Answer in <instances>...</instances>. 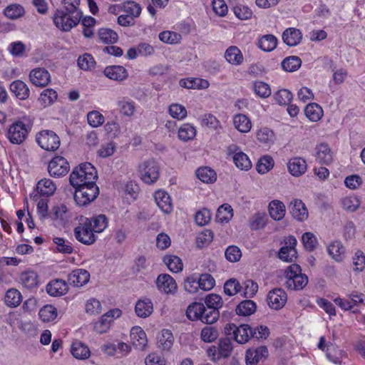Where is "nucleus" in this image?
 Returning <instances> with one entry per match:
<instances>
[{
	"label": "nucleus",
	"instance_id": "nucleus-1",
	"mask_svg": "<svg viewBox=\"0 0 365 365\" xmlns=\"http://www.w3.org/2000/svg\"><path fill=\"white\" fill-rule=\"evenodd\" d=\"M97 178V171L92 164L84 163L73 168L70 174L69 182L73 187H79L96 182Z\"/></svg>",
	"mask_w": 365,
	"mask_h": 365
},
{
	"label": "nucleus",
	"instance_id": "nucleus-2",
	"mask_svg": "<svg viewBox=\"0 0 365 365\" xmlns=\"http://www.w3.org/2000/svg\"><path fill=\"white\" fill-rule=\"evenodd\" d=\"M31 125V120L24 117L9 127L6 137L11 143L19 145L26 140Z\"/></svg>",
	"mask_w": 365,
	"mask_h": 365
},
{
	"label": "nucleus",
	"instance_id": "nucleus-3",
	"mask_svg": "<svg viewBox=\"0 0 365 365\" xmlns=\"http://www.w3.org/2000/svg\"><path fill=\"white\" fill-rule=\"evenodd\" d=\"M285 285L287 288L292 290H301L304 288L308 283V277L305 274L302 273L299 265L292 264L284 272Z\"/></svg>",
	"mask_w": 365,
	"mask_h": 365
},
{
	"label": "nucleus",
	"instance_id": "nucleus-4",
	"mask_svg": "<svg viewBox=\"0 0 365 365\" xmlns=\"http://www.w3.org/2000/svg\"><path fill=\"white\" fill-rule=\"evenodd\" d=\"M73 187L76 189L74 200L80 206H85L89 204L97 197L99 193L98 187L96 182Z\"/></svg>",
	"mask_w": 365,
	"mask_h": 365
},
{
	"label": "nucleus",
	"instance_id": "nucleus-5",
	"mask_svg": "<svg viewBox=\"0 0 365 365\" xmlns=\"http://www.w3.org/2000/svg\"><path fill=\"white\" fill-rule=\"evenodd\" d=\"M82 18L66 11L57 10L53 16L56 26L63 31H69L77 26Z\"/></svg>",
	"mask_w": 365,
	"mask_h": 365
},
{
	"label": "nucleus",
	"instance_id": "nucleus-6",
	"mask_svg": "<svg viewBox=\"0 0 365 365\" xmlns=\"http://www.w3.org/2000/svg\"><path fill=\"white\" fill-rule=\"evenodd\" d=\"M140 179L146 184H153L157 181L160 175V167L158 163L149 160L139 165L138 169Z\"/></svg>",
	"mask_w": 365,
	"mask_h": 365
},
{
	"label": "nucleus",
	"instance_id": "nucleus-7",
	"mask_svg": "<svg viewBox=\"0 0 365 365\" xmlns=\"http://www.w3.org/2000/svg\"><path fill=\"white\" fill-rule=\"evenodd\" d=\"M228 156H231L232 161L237 168L242 170H249L252 168V163L247 154L235 144H231L226 148Z\"/></svg>",
	"mask_w": 365,
	"mask_h": 365
},
{
	"label": "nucleus",
	"instance_id": "nucleus-8",
	"mask_svg": "<svg viewBox=\"0 0 365 365\" xmlns=\"http://www.w3.org/2000/svg\"><path fill=\"white\" fill-rule=\"evenodd\" d=\"M39 146L47 151H55L60 146L59 137L52 130H44L39 132L36 138Z\"/></svg>",
	"mask_w": 365,
	"mask_h": 365
},
{
	"label": "nucleus",
	"instance_id": "nucleus-9",
	"mask_svg": "<svg viewBox=\"0 0 365 365\" xmlns=\"http://www.w3.org/2000/svg\"><path fill=\"white\" fill-rule=\"evenodd\" d=\"M74 236L78 242L86 245H93L97 239L96 233L91 227V223L86 220L74 229Z\"/></svg>",
	"mask_w": 365,
	"mask_h": 365
},
{
	"label": "nucleus",
	"instance_id": "nucleus-10",
	"mask_svg": "<svg viewBox=\"0 0 365 365\" xmlns=\"http://www.w3.org/2000/svg\"><path fill=\"white\" fill-rule=\"evenodd\" d=\"M70 169L67 160L62 156L54 157L48 163V171L53 178H61L66 175Z\"/></svg>",
	"mask_w": 365,
	"mask_h": 365
},
{
	"label": "nucleus",
	"instance_id": "nucleus-11",
	"mask_svg": "<svg viewBox=\"0 0 365 365\" xmlns=\"http://www.w3.org/2000/svg\"><path fill=\"white\" fill-rule=\"evenodd\" d=\"M122 312L119 309H113L104 314L101 319L94 324V329L100 334L106 333L115 319L119 318Z\"/></svg>",
	"mask_w": 365,
	"mask_h": 365
},
{
	"label": "nucleus",
	"instance_id": "nucleus-12",
	"mask_svg": "<svg viewBox=\"0 0 365 365\" xmlns=\"http://www.w3.org/2000/svg\"><path fill=\"white\" fill-rule=\"evenodd\" d=\"M297 240L293 236H289L284 240V245L279 251L278 256L280 259L292 262L297 258Z\"/></svg>",
	"mask_w": 365,
	"mask_h": 365
},
{
	"label": "nucleus",
	"instance_id": "nucleus-13",
	"mask_svg": "<svg viewBox=\"0 0 365 365\" xmlns=\"http://www.w3.org/2000/svg\"><path fill=\"white\" fill-rule=\"evenodd\" d=\"M287 301V293L281 288L273 289L267 294V303L272 309H281L285 305Z\"/></svg>",
	"mask_w": 365,
	"mask_h": 365
},
{
	"label": "nucleus",
	"instance_id": "nucleus-14",
	"mask_svg": "<svg viewBox=\"0 0 365 365\" xmlns=\"http://www.w3.org/2000/svg\"><path fill=\"white\" fill-rule=\"evenodd\" d=\"M158 289L166 294H174L178 289L175 280L168 274H160L156 279Z\"/></svg>",
	"mask_w": 365,
	"mask_h": 365
},
{
	"label": "nucleus",
	"instance_id": "nucleus-15",
	"mask_svg": "<svg viewBox=\"0 0 365 365\" xmlns=\"http://www.w3.org/2000/svg\"><path fill=\"white\" fill-rule=\"evenodd\" d=\"M29 80L36 87H46L51 82V74L44 68L32 69L29 75Z\"/></svg>",
	"mask_w": 365,
	"mask_h": 365
},
{
	"label": "nucleus",
	"instance_id": "nucleus-16",
	"mask_svg": "<svg viewBox=\"0 0 365 365\" xmlns=\"http://www.w3.org/2000/svg\"><path fill=\"white\" fill-rule=\"evenodd\" d=\"M268 356V349L265 346L251 348L247 350L245 361L247 365H257Z\"/></svg>",
	"mask_w": 365,
	"mask_h": 365
},
{
	"label": "nucleus",
	"instance_id": "nucleus-17",
	"mask_svg": "<svg viewBox=\"0 0 365 365\" xmlns=\"http://www.w3.org/2000/svg\"><path fill=\"white\" fill-rule=\"evenodd\" d=\"M103 74L109 79L118 82L123 81L128 77L127 69L118 65L106 67L103 71Z\"/></svg>",
	"mask_w": 365,
	"mask_h": 365
},
{
	"label": "nucleus",
	"instance_id": "nucleus-18",
	"mask_svg": "<svg viewBox=\"0 0 365 365\" xmlns=\"http://www.w3.org/2000/svg\"><path fill=\"white\" fill-rule=\"evenodd\" d=\"M90 273L84 269H76L68 277V282L74 287H81L89 282Z\"/></svg>",
	"mask_w": 365,
	"mask_h": 365
},
{
	"label": "nucleus",
	"instance_id": "nucleus-19",
	"mask_svg": "<svg viewBox=\"0 0 365 365\" xmlns=\"http://www.w3.org/2000/svg\"><path fill=\"white\" fill-rule=\"evenodd\" d=\"M155 201L159 208L165 214L173 211V203L170 195L163 190H158L154 194Z\"/></svg>",
	"mask_w": 365,
	"mask_h": 365
},
{
	"label": "nucleus",
	"instance_id": "nucleus-20",
	"mask_svg": "<svg viewBox=\"0 0 365 365\" xmlns=\"http://www.w3.org/2000/svg\"><path fill=\"white\" fill-rule=\"evenodd\" d=\"M287 168L292 175L299 177L307 171V162L302 158L294 157L288 161Z\"/></svg>",
	"mask_w": 365,
	"mask_h": 365
},
{
	"label": "nucleus",
	"instance_id": "nucleus-21",
	"mask_svg": "<svg viewBox=\"0 0 365 365\" xmlns=\"http://www.w3.org/2000/svg\"><path fill=\"white\" fill-rule=\"evenodd\" d=\"M290 213L298 221H304L308 218V211L304 203L295 199L289 204Z\"/></svg>",
	"mask_w": 365,
	"mask_h": 365
},
{
	"label": "nucleus",
	"instance_id": "nucleus-22",
	"mask_svg": "<svg viewBox=\"0 0 365 365\" xmlns=\"http://www.w3.org/2000/svg\"><path fill=\"white\" fill-rule=\"evenodd\" d=\"M130 340L133 344L139 349H143L148 343L146 334L140 327H134L131 329Z\"/></svg>",
	"mask_w": 365,
	"mask_h": 365
},
{
	"label": "nucleus",
	"instance_id": "nucleus-23",
	"mask_svg": "<svg viewBox=\"0 0 365 365\" xmlns=\"http://www.w3.org/2000/svg\"><path fill=\"white\" fill-rule=\"evenodd\" d=\"M283 41L289 46L298 45L302 40L301 31L296 28H288L282 34Z\"/></svg>",
	"mask_w": 365,
	"mask_h": 365
},
{
	"label": "nucleus",
	"instance_id": "nucleus-24",
	"mask_svg": "<svg viewBox=\"0 0 365 365\" xmlns=\"http://www.w3.org/2000/svg\"><path fill=\"white\" fill-rule=\"evenodd\" d=\"M46 292L53 297L63 295L68 292L67 283L63 279L53 280L47 284Z\"/></svg>",
	"mask_w": 365,
	"mask_h": 365
},
{
	"label": "nucleus",
	"instance_id": "nucleus-25",
	"mask_svg": "<svg viewBox=\"0 0 365 365\" xmlns=\"http://www.w3.org/2000/svg\"><path fill=\"white\" fill-rule=\"evenodd\" d=\"M135 311L138 317L146 318L149 317L153 311V305L150 299H139L135 307Z\"/></svg>",
	"mask_w": 365,
	"mask_h": 365
},
{
	"label": "nucleus",
	"instance_id": "nucleus-26",
	"mask_svg": "<svg viewBox=\"0 0 365 365\" xmlns=\"http://www.w3.org/2000/svg\"><path fill=\"white\" fill-rule=\"evenodd\" d=\"M285 212V205L282 201L274 200L269 202V214L274 220H281L284 217Z\"/></svg>",
	"mask_w": 365,
	"mask_h": 365
},
{
	"label": "nucleus",
	"instance_id": "nucleus-27",
	"mask_svg": "<svg viewBox=\"0 0 365 365\" xmlns=\"http://www.w3.org/2000/svg\"><path fill=\"white\" fill-rule=\"evenodd\" d=\"M225 58L230 63L239 66L244 61L243 55L238 47L235 46H230L225 53Z\"/></svg>",
	"mask_w": 365,
	"mask_h": 365
},
{
	"label": "nucleus",
	"instance_id": "nucleus-28",
	"mask_svg": "<svg viewBox=\"0 0 365 365\" xmlns=\"http://www.w3.org/2000/svg\"><path fill=\"white\" fill-rule=\"evenodd\" d=\"M233 125L240 133H247L252 128L250 119L244 114H237L233 116Z\"/></svg>",
	"mask_w": 365,
	"mask_h": 365
},
{
	"label": "nucleus",
	"instance_id": "nucleus-29",
	"mask_svg": "<svg viewBox=\"0 0 365 365\" xmlns=\"http://www.w3.org/2000/svg\"><path fill=\"white\" fill-rule=\"evenodd\" d=\"M316 149L317 158L320 163L329 165L333 161V153L327 144L321 143Z\"/></svg>",
	"mask_w": 365,
	"mask_h": 365
},
{
	"label": "nucleus",
	"instance_id": "nucleus-30",
	"mask_svg": "<svg viewBox=\"0 0 365 365\" xmlns=\"http://www.w3.org/2000/svg\"><path fill=\"white\" fill-rule=\"evenodd\" d=\"M85 220L91 223V227L95 233H101L108 227V221L105 215H98Z\"/></svg>",
	"mask_w": 365,
	"mask_h": 365
},
{
	"label": "nucleus",
	"instance_id": "nucleus-31",
	"mask_svg": "<svg viewBox=\"0 0 365 365\" xmlns=\"http://www.w3.org/2000/svg\"><path fill=\"white\" fill-rule=\"evenodd\" d=\"M71 352L73 357L81 360L88 359L91 354L89 348L79 341H74L72 344Z\"/></svg>",
	"mask_w": 365,
	"mask_h": 365
},
{
	"label": "nucleus",
	"instance_id": "nucleus-32",
	"mask_svg": "<svg viewBox=\"0 0 365 365\" xmlns=\"http://www.w3.org/2000/svg\"><path fill=\"white\" fill-rule=\"evenodd\" d=\"M253 329L247 324L237 327L234 339L239 344H245L252 336Z\"/></svg>",
	"mask_w": 365,
	"mask_h": 365
},
{
	"label": "nucleus",
	"instance_id": "nucleus-33",
	"mask_svg": "<svg viewBox=\"0 0 365 365\" xmlns=\"http://www.w3.org/2000/svg\"><path fill=\"white\" fill-rule=\"evenodd\" d=\"M20 282L25 288L31 289L38 284V275L34 271H25L20 275Z\"/></svg>",
	"mask_w": 365,
	"mask_h": 365
},
{
	"label": "nucleus",
	"instance_id": "nucleus-34",
	"mask_svg": "<svg viewBox=\"0 0 365 365\" xmlns=\"http://www.w3.org/2000/svg\"><path fill=\"white\" fill-rule=\"evenodd\" d=\"M11 91L15 96L21 100L29 98L30 91L27 85L21 81H15L10 86Z\"/></svg>",
	"mask_w": 365,
	"mask_h": 365
},
{
	"label": "nucleus",
	"instance_id": "nucleus-35",
	"mask_svg": "<svg viewBox=\"0 0 365 365\" xmlns=\"http://www.w3.org/2000/svg\"><path fill=\"white\" fill-rule=\"evenodd\" d=\"M342 208L349 212L356 211L361 205L360 199L354 195L345 196L341 199Z\"/></svg>",
	"mask_w": 365,
	"mask_h": 365
},
{
	"label": "nucleus",
	"instance_id": "nucleus-36",
	"mask_svg": "<svg viewBox=\"0 0 365 365\" xmlns=\"http://www.w3.org/2000/svg\"><path fill=\"white\" fill-rule=\"evenodd\" d=\"M180 85L189 89H205L209 87V82L202 78H187L182 79Z\"/></svg>",
	"mask_w": 365,
	"mask_h": 365
},
{
	"label": "nucleus",
	"instance_id": "nucleus-37",
	"mask_svg": "<svg viewBox=\"0 0 365 365\" xmlns=\"http://www.w3.org/2000/svg\"><path fill=\"white\" fill-rule=\"evenodd\" d=\"M4 14L9 19H18L24 16L25 9L19 4H11L5 8Z\"/></svg>",
	"mask_w": 365,
	"mask_h": 365
},
{
	"label": "nucleus",
	"instance_id": "nucleus-38",
	"mask_svg": "<svg viewBox=\"0 0 365 365\" xmlns=\"http://www.w3.org/2000/svg\"><path fill=\"white\" fill-rule=\"evenodd\" d=\"M256 136L258 141L266 145L273 144L276 138L273 130L267 127L260 128L257 130Z\"/></svg>",
	"mask_w": 365,
	"mask_h": 365
},
{
	"label": "nucleus",
	"instance_id": "nucleus-39",
	"mask_svg": "<svg viewBox=\"0 0 365 365\" xmlns=\"http://www.w3.org/2000/svg\"><path fill=\"white\" fill-rule=\"evenodd\" d=\"M306 116L313 122H317L323 116V110L317 103L308 104L304 110Z\"/></svg>",
	"mask_w": 365,
	"mask_h": 365
},
{
	"label": "nucleus",
	"instance_id": "nucleus-40",
	"mask_svg": "<svg viewBox=\"0 0 365 365\" xmlns=\"http://www.w3.org/2000/svg\"><path fill=\"white\" fill-rule=\"evenodd\" d=\"M277 45V38L272 34H267L262 36L258 41V46L264 51L269 52L273 51Z\"/></svg>",
	"mask_w": 365,
	"mask_h": 365
},
{
	"label": "nucleus",
	"instance_id": "nucleus-41",
	"mask_svg": "<svg viewBox=\"0 0 365 365\" xmlns=\"http://www.w3.org/2000/svg\"><path fill=\"white\" fill-rule=\"evenodd\" d=\"M174 337L168 329H163L158 336V347L163 350H169L173 344Z\"/></svg>",
	"mask_w": 365,
	"mask_h": 365
},
{
	"label": "nucleus",
	"instance_id": "nucleus-42",
	"mask_svg": "<svg viewBox=\"0 0 365 365\" xmlns=\"http://www.w3.org/2000/svg\"><path fill=\"white\" fill-rule=\"evenodd\" d=\"M37 190L41 195L50 196L55 192L56 186L51 179L44 178L38 182Z\"/></svg>",
	"mask_w": 365,
	"mask_h": 365
},
{
	"label": "nucleus",
	"instance_id": "nucleus-43",
	"mask_svg": "<svg viewBox=\"0 0 365 365\" xmlns=\"http://www.w3.org/2000/svg\"><path fill=\"white\" fill-rule=\"evenodd\" d=\"M22 301L21 292L16 289H9L4 297L5 304L10 307H18Z\"/></svg>",
	"mask_w": 365,
	"mask_h": 365
},
{
	"label": "nucleus",
	"instance_id": "nucleus-44",
	"mask_svg": "<svg viewBox=\"0 0 365 365\" xmlns=\"http://www.w3.org/2000/svg\"><path fill=\"white\" fill-rule=\"evenodd\" d=\"M118 108L121 114L131 117L135 112V103L128 98H123L117 102Z\"/></svg>",
	"mask_w": 365,
	"mask_h": 365
},
{
	"label": "nucleus",
	"instance_id": "nucleus-45",
	"mask_svg": "<svg viewBox=\"0 0 365 365\" xmlns=\"http://www.w3.org/2000/svg\"><path fill=\"white\" fill-rule=\"evenodd\" d=\"M203 312H205V305L202 303L194 302L188 306L186 314L192 321L200 320Z\"/></svg>",
	"mask_w": 365,
	"mask_h": 365
},
{
	"label": "nucleus",
	"instance_id": "nucleus-46",
	"mask_svg": "<svg viewBox=\"0 0 365 365\" xmlns=\"http://www.w3.org/2000/svg\"><path fill=\"white\" fill-rule=\"evenodd\" d=\"M267 221V217L265 212H258L255 213L249 220V225L252 230H257L263 228Z\"/></svg>",
	"mask_w": 365,
	"mask_h": 365
},
{
	"label": "nucleus",
	"instance_id": "nucleus-47",
	"mask_svg": "<svg viewBox=\"0 0 365 365\" xmlns=\"http://www.w3.org/2000/svg\"><path fill=\"white\" fill-rule=\"evenodd\" d=\"M56 308L51 304L43 306L38 312L41 320L43 322H53L57 317Z\"/></svg>",
	"mask_w": 365,
	"mask_h": 365
},
{
	"label": "nucleus",
	"instance_id": "nucleus-48",
	"mask_svg": "<svg viewBox=\"0 0 365 365\" xmlns=\"http://www.w3.org/2000/svg\"><path fill=\"white\" fill-rule=\"evenodd\" d=\"M197 178L205 183H212L217 179L216 173L210 168H200L196 171Z\"/></svg>",
	"mask_w": 365,
	"mask_h": 365
},
{
	"label": "nucleus",
	"instance_id": "nucleus-49",
	"mask_svg": "<svg viewBox=\"0 0 365 365\" xmlns=\"http://www.w3.org/2000/svg\"><path fill=\"white\" fill-rule=\"evenodd\" d=\"M163 262L173 272L178 273L182 270L183 264L180 257L175 255H166L163 258Z\"/></svg>",
	"mask_w": 365,
	"mask_h": 365
},
{
	"label": "nucleus",
	"instance_id": "nucleus-50",
	"mask_svg": "<svg viewBox=\"0 0 365 365\" xmlns=\"http://www.w3.org/2000/svg\"><path fill=\"white\" fill-rule=\"evenodd\" d=\"M98 36L99 40L107 44H112L115 43L118 39V35L115 31L110 29L102 28L99 29Z\"/></svg>",
	"mask_w": 365,
	"mask_h": 365
},
{
	"label": "nucleus",
	"instance_id": "nucleus-51",
	"mask_svg": "<svg viewBox=\"0 0 365 365\" xmlns=\"http://www.w3.org/2000/svg\"><path fill=\"white\" fill-rule=\"evenodd\" d=\"M195 128L190 123L182 124L178 130V138L180 140L188 141L192 140L196 135Z\"/></svg>",
	"mask_w": 365,
	"mask_h": 365
},
{
	"label": "nucleus",
	"instance_id": "nucleus-52",
	"mask_svg": "<svg viewBox=\"0 0 365 365\" xmlns=\"http://www.w3.org/2000/svg\"><path fill=\"white\" fill-rule=\"evenodd\" d=\"M256 304L250 299L241 302L236 308V313L238 315L250 316L256 311Z\"/></svg>",
	"mask_w": 365,
	"mask_h": 365
},
{
	"label": "nucleus",
	"instance_id": "nucleus-53",
	"mask_svg": "<svg viewBox=\"0 0 365 365\" xmlns=\"http://www.w3.org/2000/svg\"><path fill=\"white\" fill-rule=\"evenodd\" d=\"M233 216V210L229 204H223L217 210L216 218L220 222H229Z\"/></svg>",
	"mask_w": 365,
	"mask_h": 365
},
{
	"label": "nucleus",
	"instance_id": "nucleus-54",
	"mask_svg": "<svg viewBox=\"0 0 365 365\" xmlns=\"http://www.w3.org/2000/svg\"><path fill=\"white\" fill-rule=\"evenodd\" d=\"M282 68L288 72H293L299 68L302 64L301 59L295 56L285 58L282 62Z\"/></svg>",
	"mask_w": 365,
	"mask_h": 365
},
{
	"label": "nucleus",
	"instance_id": "nucleus-55",
	"mask_svg": "<svg viewBox=\"0 0 365 365\" xmlns=\"http://www.w3.org/2000/svg\"><path fill=\"white\" fill-rule=\"evenodd\" d=\"M159 39L165 43L177 44L182 39L180 34L172 31H164L159 34Z\"/></svg>",
	"mask_w": 365,
	"mask_h": 365
},
{
	"label": "nucleus",
	"instance_id": "nucleus-56",
	"mask_svg": "<svg viewBox=\"0 0 365 365\" xmlns=\"http://www.w3.org/2000/svg\"><path fill=\"white\" fill-rule=\"evenodd\" d=\"M328 252L329 255L336 261L342 260V255L344 253V247L340 242L335 241L328 246Z\"/></svg>",
	"mask_w": 365,
	"mask_h": 365
},
{
	"label": "nucleus",
	"instance_id": "nucleus-57",
	"mask_svg": "<svg viewBox=\"0 0 365 365\" xmlns=\"http://www.w3.org/2000/svg\"><path fill=\"white\" fill-rule=\"evenodd\" d=\"M169 114L175 119L182 120L187 117L186 108L178 103H173L168 108Z\"/></svg>",
	"mask_w": 365,
	"mask_h": 365
},
{
	"label": "nucleus",
	"instance_id": "nucleus-58",
	"mask_svg": "<svg viewBox=\"0 0 365 365\" xmlns=\"http://www.w3.org/2000/svg\"><path fill=\"white\" fill-rule=\"evenodd\" d=\"M58 95L55 90L51 88L45 89L40 95L39 101L44 107L51 105L56 99Z\"/></svg>",
	"mask_w": 365,
	"mask_h": 365
},
{
	"label": "nucleus",
	"instance_id": "nucleus-59",
	"mask_svg": "<svg viewBox=\"0 0 365 365\" xmlns=\"http://www.w3.org/2000/svg\"><path fill=\"white\" fill-rule=\"evenodd\" d=\"M274 166V160L272 157L265 155L259 160L256 169L259 173L264 174L269 171Z\"/></svg>",
	"mask_w": 365,
	"mask_h": 365
},
{
	"label": "nucleus",
	"instance_id": "nucleus-60",
	"mask_svg": "<svg viewBox=\"0 0 365 365\" xmlns=\"http://www.w3.org/2000/svg\"><path fill=\"white\" fill-rule=\"evenodd\" d=\"M200 123L202 126H206L214 130L221 128L220 122L215 115L210 113H206L202 115L200 118Z\"/></svg>",
	"mask_w": 365,
	"mask_h": 365
},
{
	"label": "nucleus",
	"instance_id": "nucleus-61",
	"mask_svg": "<svg viewBox=\"0 0 365 365\" xmlns=\"http://www.w3.org/2000/svg\"><path fill=\"white\" fill-rule=\"evenodd\" d=\"M242 290V285L236 279H230L224 284V292L228 296H234Z\"/></svg>",
	"mask_w": 365,
	"mask_h": 365
},
{
	"label": "nucleus",
	"instance_id": "nucleus-62",
	"mask_svg": "<svg viewBox=\"0 0 365 365\" xmlns=\"http://www.w3.org/2000/svg\"><path fill=\"white\" fill-rule=\"evenodd\" d=\"M198 282V277L195 274L186 277L184 280L185 290L190 294L196 293L200 289Z\"/></svg>",
	"mask_w": 365,
	"mask_h": 365
},
{
	"label": "nucleus",
	"instance_id": "nucleus-63",
	"mask_svg": "<svg viewBox=\"0 0 365 365\" xmlns=\"http://www.w3.org/2000/svg\"><path fill=\"white\" fill-rule=\"evenodd\" d=\"M218 337V331L213 327H205L200 333L201 339L207 343L214 341Z\"/></svg>",
	"mask_w": 365,
	"mask_h": 365
},
{
	"label": "nucleus",
	"instance_id": "nucleus-64",
	"mask_svg": "<svg viewBox=\"0 0 365 365\" xmlns=\"http://www.w3.org/2000/svg\"><path fill=\"white\" fill-rule=\"evenodd\" d=\"M243 296L251 298L255 295L258 290V284L252 279L245 280L242 285Z\"/></svg>",
	"mask_w": 365,
	"mask_h": 365
}]
</instances>
